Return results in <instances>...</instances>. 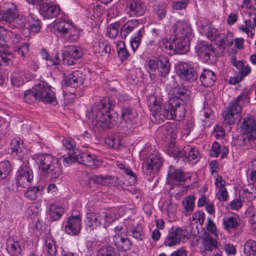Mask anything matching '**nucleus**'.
Segmentation results:
<instances>
[{"instance_id":"nucleus-1","label":"nucleus","mask_w":256,"mask_h":256,"mask_svg":"<svg viewBox=\"0 0 256 256\" xmlns=\"http://www.w3.org/2000/svg\"><path fill=\"white\" fill-rule=\"evenodd\" d=\"M186 92V90L184 87L174 88V96L162 105L154 96H150L148 106L156 122L160 124L167 119H182L184 118L186 110L184 102L180 96H184Z\"/></svg>"},{"instance_id":"nucleus-2","label":"nucleus","mask_w":256,"mask_h":256,"mask_svg":"<svg viewBox=\"0 0 256 256\" xmlns=\"http://www.w3.org/2000/svg\"><path fill=\"white\" fill-rule=\"evenodd\" d=\"M115 104L109 98L102 100L88 112V118L95 126L104 130L110 128L116 124L114 108Z\"/></svg>"},{"instance_id":"nucleus-3","label":"nucleus","mask_w":256,"mask_h":256,"mask_svg":"<svg viewBox=\"0 0 256 256\" xmlns=\"http://www.w3.org/2000/svg\"><path fill=\"white\" fill-rule=\"evenodd\" d=\"M33 159L42 170L44 175L50 180L56 179L61 174L60 158L51 154L40 153L34 154Z\"/></svg>"},{"instance_id":"nucleus-4","label":"nucleus","mask_w":256,"mask_h":256,"mask_svg":"<svg viewBox=\"0 0 256 256\" xmlns=\"http://www.w3.org/2000/svg\"><path fill=\"white\" fill-rule=\"evenodd\" d=\"M192 29L184 20H178L174 25V50L187 52L190 48L189 38L192 34Z\"/></svg>"},{"instance_id":"nucleus-5","label":"nucleus","mask_w":256,"mask_h":256,"mask_svg":"<svg viewBox=\"0 0 256 256\" xmlns=\"http://www.w3.org/2000/svg\"><path fill=\"white\" fill-rule=\"evenodd\" d=\"M248 96L247 94H242L228 105L227 108L222 112L224 122L230 125L235 123L239 118L242 110L241 106L248 102Z\"/></svg>"},{"instance_id":"nucleus-6","label":"nucleus","mask_w":256,"mask_h":256,"mask_svg":"<svg viewBox=\"0 0 256 256\" xmlns=\"http://www.w3.org/2000/svg\"><path fill=\"white\" fill-rule=\"evenodd\" d=\"M53 26L58 34L64 36L69 40H76L78 37V30L70 20L57 19Z\"/></svg>"},{"instance_id":"nucleus-7","label":"nucleus","mask_w":256,"mask_h":256,"mask_svg":"<svg viewBox=\"0 0 256 256\" xmlns=\"http://www.w3.org/2000/svg\"><path fill=\"white\" fill-rule=\"evenodd\" d=\"M241 128L246 136H243L238 141L240 145H247L248 142L256 140V120L252 116L244 118Z\"/></svg>"},{"instance_id":"nucleus-8","label":"nucleus","mask_w":256,"mask_h":256,"mask_svg":"<svg viewBox=\"0 0 256 256\" xmlns=\"http://www.w3.org/2000/svg\"><path fill=\"white\" fill-rule=\"evenodd\" d=\"M146 66L151 70L157 71L158 76L162 78H166L169 74L170 69L168 58L164 56L150 59L147 62Z\"/></svg>"},{"instance_id":"nucleus-9","label":"nucleus","mask_w":256,"mask_h":256,"mask_svg":"<svg viewBox=\"0 0 256 256\" xmlns=\"http://www.w3.org/2000/svg\"><path fill=\"white\" fill-rule=\"evenodd\" d=\"M34 178L32 170L28 160L24 161L16 172V180L18 184L24 188H29Z\"/></svg>"},{"instance_id":"nucleus-10","label":"nucleus","mask_w":256,"mask_h":256,"mask_svg":"<svg viewBox=\"0 0 256 256\" xmlns=\"http://www.w3.org/2000/svg\"><path fill=\"white\" fill-rule=\"evenodd\" d=\"M113 242L119 250L126 251L132 247V243L126 235V230L120 224L114 228Z\"/></svg>"},{"instance_id":"nucleus-11","label":"nucleus","mask_w":256,"mask_h":256,"mask_svg":"<svg viewBox=\"0 0 256 256\" xmlns=\"http://www.w3.org/2000/svg\"><path fill=\"white\" fill-rule=\"evenodd\" d=\"M38 90L39 101L53 105L57 104L55 92L46 82L41 80L38 81Z\"/></svg>"},{"instance_id":"nucleus-12","label":"nucleus","mask_w":256,"mask_h":256,"mask_svg":"<svg viewBox=\"0 0 256 256\" xmlns=\"http://www.w3.org/2000/svg\"><path fill=\"white\" fill-rule=\"evenodd\" d=\"M102 221L104 222L103 227L106 229L109 223L112 221V217L110 214H104L102 216L99 213L90 212L87 214L86 220V224L92 229L102 224Z\"/></svg>"},{"instance_id":"nucleus-13","label":"nucleus","mask_w":256,"mask_h":256,"mask_svg":"<svg viewBox=\"0 0 256 256\" xmlns=\"http://www.w3.org/2000/svg\"><path fill=\"white\" fill-rule=\"evenodd\" d=\"M63 60L68 65L72 66L77 62L78 59L83 56V50L81 48L74 46H69L62 52Z\"/></svg>"},{"instance_id":"nucleus-14","label":"nucleus","mask_w":256,"mask_h":256,"mask_svg":"<svg viewBox=\"0 0 256 256\" xmlns=\"http://www.w3.org/2000/svg\"><path fill=\"white\" fill-rule=\"evenodd\" d=\"M162 164V160L160 156L150 154L144 162L143 172L147 175L153 174L160 168Z\"/></svg>"},{"instance_id":"nucleus-15","label":"nucleus","mask_w":256,"mask_h":256,"mask_svg":"<svg viewBox=\"0 0 256 256\" xmlns=\"http://www.w3.org/2000/svg\"><path fill=\"white\" fill-rule=\"evenodd\" d=\"M187 232L180 228H172L171 232L165 239L164 244L166 246L172 247L179 244L181 240L186 236Z\"/></svg>"},{"instance_id":"nucleus-16","label":"nucleus","mask_w":256,"mask_h":256,"mask_svg":"<svg viewBox=\"0 0 256 256\" xmlns=\"http://www.w3.org/2000/svg\"><path fill=\"white\" fill-rule=\"evenodd\" d=\"M176 157L184 158L190 164L196 163L200 158L198 150L190 146H184L182 150H178L175 154Z\"/></svg>"},{"instance_id":"nucleus-17","label":"nucleus","mask_w":256,"mask_h":256,"mask_svg":"<svg viewBox=\"0 0 256 256\" xmlns=\"http://www.w3.org/2000/svg\"><path fill=\"white\" fill-rule=\"evenodd\" d=\"M82 224V219L80 214L72 215L65 222L64 230L66 234L70 236H76L80 232Z\"/></svg>"},{"instance_id":"nucleus-18","label":"nucleus","mask_w":256,"mask_h":256,"mask_svg":"<svg viewBox=\"0 0 256 256\" xmlns=\"http://www.w3.org/2000/svg\"><path fill=\"white\" fill-rule=\"evenodd\" d=\"M126 6L127 13L132 17L141 16L146 10V6L140 0H128Z\"/></svg>"},{"instance_id":"nucleus-19","label":"nucleus","mask_w":256,"mask_h":256,"mask_svg":"<svg viewBox=\"0 0 256 256\" xmlns=\"http://www.w3.org/2000/svg\"><path fill=\"white\" fill-rule=\"evenodd\" d=\"M178 74L183 79L190 82L195 81L198 78V74L190 64L184 62L178 63Z\"/></svg>"},{"instance_id":"nucleus-20","label":"nucleus","mask_w":256,"mask_h":256,"mask_svg":"<svg viewBox=\"0 0 256 256\" xmlns=\"http://www.w3.org/2000/svg\"><path fill=\"white\" fill-rule=\"evenodd\" d=\"M4 10H0V21L12 23L18 16L16 5L12 2H6L4 4Z\"/></svg>"},{"instance_id":"nucleus-21","label":"nucleus","mask_w":256,"mask_h":256,"mask_svg":"<svg viewBox=\"0 0 256 256\" xmlns=\"http://www.w3.org/2000/svg\"><path fill=\"white\" fill-rule=\"evenodd\" d=\"M121 126L124 130H127L130 132L133 131L132 120L135 117L134 110L133 108L124 107L121 110Z\"/></svg>"},{"instance_id":"nucleus-22","label":"nucleus","mask_w":256,"mask_h":256,"mask_svg":"<svg viewBox=\"0 0 256 256\" xmlns=\"http://www.w3.org/2000/svg\"><path fill=\"white\" fill-rule=\"evenodd\" d=\"M7 34L10 37L12 43L15 45L19 44L22 40L20 36L16 32L8 31ZM14 50L21 56L25 57L29 51V44L25 42L22 46H16L14 47Z\"/></svg>"},{"instance_id":"nucleus-23","label":"nucleus","mask_w":256,"mask_h":256,"mask_svg":"<svg viewBox=\"0 0 256 256\" xmlns=\"http://www.w3.org/2000/svg\"><path fill=\"white\" fill-rule=\"evenodd\" d=\"M86 79V74L80 70H76L70 74L65 79V84L73 88L82 86Z\"/></svg>"},{"instance_id":"nucleus-24","label":"nucleus","mask_w":256,"mask_h":256,"mask_svg":"<svg viewBox=\"0 0 256 256\" xmlns=\"http://www.w3.org/2000/svg\"><path fill=\"white\" fill-rule=\"evenodd\" d=\"M198 56L206 61V63H211L212 62V57L213 50L212 47L206 43L205 42H202L196 46V47Z\"/></svg>"},{"instance_id":"nucleus-25","label":"nucleus","mask_w":256,"mask_h":256,"mask_svg":"<svg viewBox=\"0 0 256 256\" xmlns=\"http://www.w3.org/2000/svg\"><path fill=\"white\" fill-rule=\"evenodd\" d=\"M232 37V34L230 32H228L226 34L219 33L218 34L216 35V38L212 40L215 44L220 49V52H224L226 46V42L228 46L232 45V40H231L229 42V38Z\"/></svg>"},{"instance_id":"nucleus-26","label":"nucleus","mask_w":256,"mask_h":256,"mask_svg":"<svg viewBox=\"0 0 256 256\" xmlns=\"http://www.w3.org/2000/svg\"><path fill=\"white\" fill-rule=\"evenodd\" d=\"M128 223L127 230L132 236L137 240H142L144 237L142 225L134 220H130Z\"/></svg>"},{"instance_id":"nucleus-27","label":"nucleus","mask_w":256,"mask_h":256,"mask_svg":"<svg viewBox=\"0 0 256 256\" xmlns=\"http://www.w3.org/2000/svg\"><path fill=\"white\" fill-rule=\"evenodd\" d=\"M39 12L44 18H50L56 17L59 14L60 8L58 6L46 4L40 6Z\"/></svg>"},{"instance_id":"nucleus-28","label":"nucleus","mask_w":256,"mask_h":256,"mask_svg":"<svg viewBox=\"0 0 256 256\" xmlns=\"http://www.w3.org/2000/svg\"><path fill=\"white\" fill-rule=\"evenodd\" d=\"M76 160L78 163L94 168L99 164V162L94 156L86 153H82L76 156Z\"/></svg>"},{"instance_id":"nucleus-29","label":"nucleus","mask_w":256,"mask_h":256,"mask_svg":"<svg viewBox=\"0 0 256 256\" xmlns=\"http://www.w3.org/2000/svg\"><path fill=\"white\" fill-rule=\"evenodd\" d=\"M168 179L174 182H184L186 180V174L180 169H176L170 166Z\"/></svg>"},{"instance_id":"nucleus-30","label":"nucleus","mask_w":256,"mask_h":256,"mask_svg":"<svg viewBox=\"0 0 256 256\" xmlns=\"http://www.w3.org/2000/svg\"><path fill=\"white\" fill-rule=\"evenodd\" d=\"M228 153V148L224 145H220L217 142H214L210 150V154L212 156L218 157L221 158L226 157Z\"/></svg>"},{"instance_id":"nucleus-31","label":"nucleus","mask_w":256,"mask_h":256,"mask_svg":"<svg viewBox=\"0 0 256 256\" xmlns=\"http://www.w3.org/2000/svg\"><path fill=\"white\" fill-rule=\"evenodd\" d=\"M200 79L204 86H210L214 84L216 77L214 72L204 69L200 76Z\"/></svg>"},{"instance_id":"nucleus-32","label":"nucleus","mask_w":256,"mask_h":256,"mask_svg":"<svg viewBox=\"0 0 256 256\" xmlns=\"http://www.w3.org/2000/svg\"><path fill=\"white\" fill-rule=\"evenodd\" d=\"M24 102L28 104H32L39 101V95L38 90V82L31 90H26L24 92Z\"/></svg>"},{"instance_id":"nucleus-33","label":"nucleus","mask_w":256,"mask_h":256,"mask_svg":"<svg viewBox=\"0 0 256 256\" xmlns=\"http://www.w3.org/2000/svg\"><path fill=\"white\" fill-rule=\"evenodd\" d=\"M202 244L205 250L211 252L217 248L218 242L208 232H205L202 238Z\"/></svg>"},{"instance_id":"nucleus-34","label":"nucleus","mask_w":256,"mask_h":256,"mask_svg":"<svg viewBox=\"0 0 256 256\" xmlns=\"http://www.w3.org/2000/svg\"><path fill=\"white\" fill-rule=\"evenodd\" d=\"M7 250L11 256H21L22 248L21 244L18 241L9 240L7 242Z\"/></svg>"},{"instance_id":"nucleus-35","label":"nucleus","mask_w":256,"mask_h":256,"mask_svg":"<svg viewBox=\"0 0 256 256\" xmlns=\"http://www.w3.org/2000/svg\"><path fill=\"white\" fill-rule=\"evenodd\" d=\"M138 20L136 19L128 20L122 26L120 34L122 37L126 38L135 28L138 26Z\"/></svg>"},{"instance_id":"nucleus-36","label":"nucleus","mask_w":256,"mask_h":256,"mask_svg":"<svg viewBox=\"0 0 256 256\" xmlns=\"http://www.w3.org/2000/svg\"><path fill=\"white\" fill-rule=\"evenodd\" d=\"M93 50L95 53L105 56H108L111 50L110 44L106 42H96Z\"/></svg>"},{"instance_id":"nucleus-37","label":"nucleus","mask_w":256,"mask_h":256,"mask_svg":"<svg viewBox=\"0 0 256 256\" xmlns=\"http://www.w3.org/2000/svg\"><path fill=\"white\" fill-rule=\"evenodd\" d=\"M64 208L58 204H50L49 214L54 220H58L60 218L64 212Z\"/></svg>"},{"instance_id":"nucleus-38","label":"nucleus","mask_w":256,"mask_h":256,"mask_svg":"<svg viewBox=\"0 0 256 256\" xmlns=\"http://www.w3.org/2000/svg\"><path fill=\"white\" fill-rule=\"evenodd\" d=\"M98 256H120L118 250L110 245L102 246L98 252Z\"/></svg>"},{"instance_id":"nucleus-39","label":"nucleus","mask_w":256,"mask_h":256,"mask_svg":"<svg viewBox=\"0 0 256 256\" xmlns=\"http://www.w3.org/2000/svg\"><path fill=\"white\" fill-rule=\"evenodd\" d=\"M154 12L160 20L163 19L166 16V6L162 2H156L153 7Z\"/></svg>"},{"instance_id":"nucleus-40","label":"nucleus","mask_w":256,"mask_h":256,"mask_svg":"<svg viewBox=\"0 0 256 256\" xmlns=\"http://www.w3.org/2000/svg\"><path fill=\"white\" fill-rule=\"evenodd\" d=\"M44 244V250L46 251L50 256H54L56 252V250L52 238L49 236H46L45 238Z\"/></svg>"},{"instance_id":"nucleus-41","label":"nucleus","mask_w":256,"mask_h":256,"mask_svg":"<svg viewBox=\"0 0 256 256\" xmlns=\"http://www.w3.org/2000/svg\"><path fill=\"white\" fill-rule=\"evenodd\" d=\"M10 147L12 152H16L18 156H20L23 152V141L20 138H14L11 141Z\"/></svg>"},{"instance_id":"nucleus-42","label":"nucleus","mask_w":256,"mask_h":256,"mask_svg":"<svg viewBox=\"0 0 256 256\" xmlns=\"http://www.w3.org/2000/svg\"><path fill=\"white\" fill-rule=\"evenodd\" d=\"M144 27L142 28L139 30L136 36H134V37L131 39L130 42V46H132V49L134 52H135L136 50L139 46L140 42L142 38L144 36Z\"/></svg>"},{"instance_id":"nucleus-43","label":"nucleus","mask_w":256,"mask_h":256,"mask_svg":"<svg viewBox=\"0 0 256 256\" xmlns=\"http://www.w3.org/2000/svg\"><path fill=\"white\" fill-rule=\"evenodd\" d=\"M244 253L246 256H254L256 254V242L248 240L244 245Z\"/></svg>"},{"instance_id":"nucleus-44","label":"nucleus","mask_w":256,"mask_h":256,"mask_svg":"<svg viewBox=\"0 0 256 256\" xmlns=\"http://www.w3.org/2000/svg\"><path fill=\"white\" fill-rule=\"evenodd\" d=\"M11 170V166L9 161L4 160L0 162V179L8 177Z\"/></svg>"},{"instance_id":"nucleus-45","label":"nucleus","mask_w":256,"mask_h":256,"mask_svg":"<svg viewBox=\"0 0 256 256\" xmlns=\"http://www.w3.org/2000/svg\"><path fill=\"white\" fill-rule=\"evenodd\" d=\"M222 224L225 230H230L236 228L238 226V222L237 218L234 216L224 218Z\"/></svg>"},{"instance_id":"nucleus-46","label":"nucleus","mask_w":256,"mask_h":256,"mask_svg":"<svg viewBox=\"0 0 256 256\" xmlns=\"http://www.w3.org/2000/svg\"><path fill=\"white\" fill-rule=\"evenodd\" d=\"M29 188L25 192L24 196L26 198L30 200H36L38 196V192L43 190L44 188L42 186H33L32 188Z\"/></svg>"},{"instance_id":"nucleus-47","label":"nucleus","mask_w":256,"mask_h":256,"mask_svg":"<svg viewBox=\"0 0 256 256\" xmlns=\"http://www.w3.org/2000/svg\"><path fill=\"white\" fill-rule=\"evenodd\" d=\"M117 50L118 56L122 61L126 60L130 56L124 42H121L118 45Z\"/></svg>"},{"instance_id":"nucleus-48","label":"nucleus","mask_w":256,"mask_h":256,"mask_svg":"<svg viewBox=\"0 0 256 256\" xmlns=\"http://www.w3.org/2000/svg\"><path fill=\"white\" fill-rule=\"evenodd\" d=\"M195 196L190 195L182 200V206L187 212L193 211L194 208Z\"/></svg>"},{"instance_id":"nucleus-49","label":"nucleus","mask_w":256,"mask_h":256,"mask_svg":"<svg viewBox=\"0 0 256 256\" xmlns=\"http://www.w3.org/2000/svg\"><path fill=\"white\" fill-rule=\"evenodd\" d=\"M119 23L116 22L110 24L106 30V36L112 38L116 37L118 33Z\"/></svg>"},{"instance_id":"nucleus-50","label":"nucleus","mask_w":256,"mask_h":256,"mask_svg":"<svg viewBox=\"0 0 256 256\" xmlns=\"http://www.w3.org/2000/svg\"><path fill=\"white\" fill-rule=\"evenodd\" d=\"M244 198H247L248 201H252L256 197V188L253 184H250L248 188L244 190Z\"/></svg>"},{"instance_id":"nucleus-51","label":"nucleus","mask_w":256,"mask_h":256,"mask_svg":"<svg viewBox=\"0 0 256 256\" xmlns=\"http://www.w3.org/2000/svg\"><path fill=\"white\" fill-rule=\"evenodd\" d=\"M62 144L66 149L70 150V154H76V144L74 140L70 138H65L62 140Z\"/></svg>"},{"instance_id":"nucleus-52","label":"nucleus","mask_w":256,"mask_h":256,"mask_svg":"<svg viewBox=\"0 0 256 256\" xmlns=\"http://www.w3.org/2000/svg\"><path fill=\"white\" fill-rule=\"evenodd\" d=\"M206 226L207 230L209 232L214 234L215 236H218V232L217 226L214 222L212 220L211 217H208L207 218Z\"/></svg>"},{"instance_id":"nucleus-53","label":"nucleus","mask_w":256,"mask_h":256,"mask_svg":"<svg viewBox=\"0 0 256 256\" xmlns=\"http://www.w3.org/2000/svg\"><path fill=\"white\" fill-rule=\"evenodd\" d=\"M105 142L109 146L118 148L120 146V140L118 135L106 139Z\"/></svg>"},{"instance_id":"nucleus-54","label":"nucleus","mask_w":256,"mask_h":256,"mask_svg":"<svg viewBox=\"0 0 256 256\" xmlns=\"http://www.w3.org/2000/svg\"><path fill=\"white\" fill-rule=\"evenodd\" d=\"M107 175H93L90 176V180L93 184L106 185Z\"/></svg>"},{"instance_id":"nucleus-55","label":"nucleus","mask_w":256,"mask_h":256,"mask_svg":"<svg viewBox=\"0 0 256 256\" xmlns=\"http://www.w3.org/2000/svg\"><path fill=\"white\" fill-rule=\"evenodd\" d=\"M232 62L233 65L239 70V74H242V72L244 71L246 68H248L249 69L248 74L250 72V68L248 65H246L245 66L242 61L236 60L235 58H232Z\"/></svg>"},{"instance_id":"nucleus-56","label":"nucleus","mask_w":256,"mask_h":256,"mask_svg":"<svg viewBox=\"0 0 256 256\" xmlns=\"http://www.w3.org/2000/svg\"><path fill=\"white\" fill-rule=\"evenodd\" d=\"M249 69L246 68L244 71L242 72V74H238L237 76L230 78V84H235L241 82L243 78L248 74Z\"/></svg>"},{"instance_id":"nucleus-57","label":"nucleus","mask_w":256,"mask_h":256,"mask_svg":"<svg viewBox=\"0 0 256 256\" xmlns=\"http://www.w3.org/2000/svg\"><path fill=\"white\" fill-rule=\"evenodd\" d=\"M26 22V16L21 15L18 16L12 21L13 26L17 28H22L24 26Z\"/></svg>"},{"instance_id":"nucleus-58","label":"nucleus","mask_w":256,"mask_h":256,"mask_svg":"<svg viewBox=\"0 0 256 256\" xmlns=\"http://www.w3.org/2000/svg\"><path fill=\"white\" fill-rule=\"evenodd\" d=\"M189 0H179L172 2V8L176 10H182L184 9L188 4Z\"/></svg>"},{"instance_id":"nucleus-59","label":"nucleus","mask_w":256,"mask_h":256,"mask_svg":"<svg viewBox=\"0 0 256 256\" xmlns=\"http://www.w3.org/2000/svg\"><path fill=\"white\" fill-rule=\"evenodd\" d=\"M40 206L38 203L31 204L27 208L26 213L28 216L36 214L39 212Z\"/></svg>"},{"instance_id":"nucleus-60","label":"nucleus","mask_w":256,"mask_h":256,"mask_svg":"<svg viewBox=\"0 0 256 256\" xmlns=\"http://www.w3.org/2000/svg\"><path fill=\"white\" fill-rule=\"evenodd\" d=\"M76 156L74 154H70V155L66 157H63V164L66 166H68L73 162H77Z\"/></svg>"},{"instance_id":"nucleus-61","label":"nucleus","mask_w":256,"mask_h":256,"mask_svg":"<svg viewBox=\"0 0 256 256\" xmlns=\"http://www.w3.org/2000/svg\"><path fill=\"white\" fill-rule=\"evenodd\" d=\"M216 196L218 200L222 202H226L228 198V194L226 188L218 190Z\"/></svg>"},{"instance_id":"nucleus-62","label":"nucleus","mask_w":256,"mask_h":256,"mask_svg":"<svg viewBox=\"0 0 256 256\" xmlns=\"http://www.w3.org/2000/svg\"><path fill=\"white\" fill-rule=\"evenodd\" d=\"M11 82L12 86L18 87L23 83L22 78L18 74H13L11 77Z\"/></svg>"},{"instance_id":"nucleus-63","label":"nucleus","mask_w":256,"mask_h":256,"mask_svg":"<svg viewBox=\"0 0 256 256\" xmlns=\"http://www.w3.org/2000/svg\"><path fill=\"white\" fill-rule=\"evenodd\" d=\"M204 32L206 36L212 40L214 38H216V35L219 34L216 29L211 26H208V29Z\"/></svg>"},{"instance_id":"nucleus-64","label":"nucleus","mask_w":256,"mask_h":256,"mask_svg":"<svg viewBox=\"0 0 256 256\" xmlns=\"http://www.w3.org/2000/svg\"><path fill=\"white\" fill-rule=\"evenodd\" d=\"M194 220L198 222L202 226L204 222L205 214L203 212H196L193 215Z\"/></svg>"}]
</instances>
